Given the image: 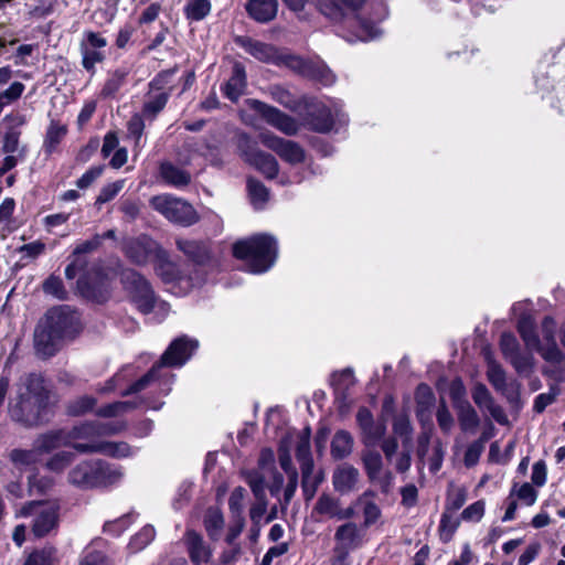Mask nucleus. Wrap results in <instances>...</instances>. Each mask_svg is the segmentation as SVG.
Returning a JSON list of instances; mask_svg holds the SVG:
<instances>
[{
    "label": "nucleus",
    "instance_id": "obj_1",
    "mask_svg": "<svg viewBox=\"0 0 565 565\" xmlns=\"http://www.w3.org/2000/svg\"><path fill=\"white\" fill-rule=\"evenodd\" d=\"M249 109L256 111L266 124L286 136H296L301 126L317 132H328L333 126L330 108L313 97H302V105L297 111L301 121L280 109L262 100L249 98L246 100Z\"/></svg>",
    "mask_w": 565,
    "mask_h": 565
},
{
    "label": "nucleus",
    "instance_id": "obj_2",
    "mask_svg": "<svg viewBox=\"0 0 565 565\" xmlns=\"http://www.w3.org/2000/svg\"><path fill=\"white\" fill-rule=\"evenodd\" d=\"M50 401V391L41 375L35 373L20 377L15 396L9 402V415L12 420L34 427L42 423V415Z\"/></svg>",
    "mask_w": 565,
    "mask_h": 565
},
{
    "label": "nucleus",
    "instance_id": "obj_3",
    "mask_svg": "<svg viewBox=\"0 0 565 565\" xmlns=\"http://www.w3.org/2000/svg\"><path fill=\"white\" fill-rule=\"evenodd\" d=\"M233 255L245 263L249 273L262 274L276 262L277 242L270 235L256 234L234 243Z\"/></svg>",
    "mask_w": 565,
    "mask_h": 565
},
{
    "label": "nucleus",
    "instance_id": "obj_4",
    "mask_svg": "<svg viewBox=\"0 0 565 565\" xmlns=\"http://www.w3.org/2000/svg\"><path fill=\"white\" fill-rule=\"evenodd\" d=\"M556 323L553 318L545 317L542 322V334L546 345H542L534 329V321L530 316H522L518 322L519 333L527 350L537 351L544 360L552 363H559L563 353L555 343Z\"/></svg>",
    "mask_w": 565,
    "mask_h": 565
},
{
    "label": "nucleus",
    "instance_id": "obj_5",
    "mask_svg": "<svg viewBox=\"0 0 565 565\" xmlns=\"http://www.w3.org/2000/svg\"><path fill=\"white\" fill-rule=\"evenodd\" d=\"M387 10L382 0H355V39L367 41L379 38V23Z\"/></svg>",
    "mask_w": 565,
    "mask_h": 565
},
{
    "label": "nucleus",
    "instance_id": "obj_6",
    "mask_svg": "<svg viewBox=\"0 0 565 565\" xmlns=\"http://www.w3.org/2000/svg\"><path fill=\"white\" fill-rule=\"evenodd\" d=\"M149 203L154 211L172 223L190 226L199 220L196 211L190 203L172 194L154 195Z\"/></svg>",
    "mask_w": 565,
    "mask_h": 565
},
{
    "label": "nucleus",
    "instance_id": "obj_7",
    "mask_svg": "<svg viewBox=\"0 0 565 565\" xmlns=\"http://www.w3.org/2000/svg\"><path fill=\"white\" fill-rule=\"evenodd\" d=\"M58 510L60 505L54 501H31L21 509L20 515H32V532L36 537H43L57 527Z\"/></svg>",
    "mask_w": 565,
    "mask_h": 565
},
{
    "label": "nucleus",
    "instance_id": "obj_8",
    "mask_svg": "<svg viewBox=\"0 0 565 565\" xmlns=\"http://www.w3.org/2000/svg\"><path fill=\"white\" fill-rule=\"evenodd\" d=\"M125 289L142 313H149L154 306V295L143 276L134 269H124L120 275Z\"/></svg>",
    "mask_w": 565,
    "mask_h": 565
},
{
    "label": "nucleus",
    "instance_id": "obj_9",
    "mask_svg": "<svg viewBox=\"0 0 565 565\" xmlns=\"http://www.w3.org/2000/svg\"><path fill=\"white\" fill-rule=\"evenodd\" d=\"M121 249L125 256L138 266H143L153 256L160 257L162 254L159 244L146 234L126 237L122 241Z\"/></svg>",
    "mask_w": 565,
    "mask_h": 565
},
{
    "label": "nucleus",
    "instance_id": "obj_10",
    "mask_svg": "<svg viewBox=\"0 0 565 565\" xmlns=\"http://www.w3.org/2000/svg\"><path fill=\"white\" fill-rule=\"evenodd\" d=\"M43 321L63 340L73 338L81 329L77 312L66 306L52 308Z\"/></svg>",
    "mask_w": 565,
    "mask_h": 565
},
{
    "label": "nucleus",
    "instance_id": "obj_11",
    "mask_svg": "<svg viewBox=\"0 0 565 565\" xmlns=\"http://www.w3.org/2000/svg\"><path fill=\"white\" fill-rule=\"evenodd\" d=\"M258 138L263 146L274 151L284 161L290 164H298L305 161V150L298 142L284 139L271 131L260 132Z\"/></svg>",
    "mask_w": 565,
    "mask_h": 565
},
{
    "label": "nucleus",
    "instance_id": "obj_12",
    "mask_svg": "<svg viewBox=\"0 0 565 565\" xmlns=\"http://www.w3.org/2000/svg\"><path fill=\"white\" fill-rule=\"evenodd\" d=\"M199 343L196 340L190 339L185 335L173 340L168 349L162 354L158 364L160 367H179L182 366L196 350Z\"/></svg>",
    "mask_w": 565,
    "mask_h": 565
},
{
    "label": "nucleus",
    "instance_id": "obj_13",
    "mask_svg": "<svg viewBox=\"0 0 565 565\" xmlns=\"http://www.w3.org/2000/svg\"><path fill=\"white\" fill-rule=\"evenodd\" d=\"M77 288L85 298L102 301L107 291V276L100 268L94 267L93 271H86L79 277Z\"/></svg>",
    "mask_w": 565,
    "mask_h": 565
},
{
    "label": "nucleus",
    "instance_id": "obj_14",
    "mask_svg": "<svg viewBox=\"0 0 565 565\" xmlns=\"http://www.w3.org/2000/svg\"><path fill=\"white\" fill-rule=\"evenodd\" d=\"M353 551V523L340 525L334 533L333 558L331 565H350Z\"/></svg>",
    "mask_w": 565,
    "mask_h": 565
},
{
    "label": "nucleus",
    "instance_id": "obj_15",
    "mask_svg": "<svg viewBox=\"0 0 565 565\" xmlns=\"http://www.w3.org/2000/svg\"><path fill=\"white\" fill-rule=\"evenodd\" d=\"M334 388L335 402L342 414H347L351 409L353 403L352 386H353V372L345 369L341 372L334 373L331 380Z\"/></svg>",
    "mask_w": 565,
    "mask_h": 565
},
{
    "label": "nucleus",
    "instance_id": "obj_16",
    "mask_svg": "<svg viewBox=\"0 0 565 565\" xmlns=\"http://www.w3.org/2000/svg\"><path fill=\"white\" fill-rule=\"evenodd\" d=\"M235 43L259 62L275 65L278 61V51L270 44L248 36H237Z\"/></svg>",
    "mask_w": 565,
    "mask_h": 565
},
{
    "label": "nucleus",
    "instance_id": "obj_17",
    "mask_svg": "<svg viewBox=\"0 0 565 565\" xmlns=\"http://www.w3.org/2000/svg\"><path fill=\"white\" fill-rule=\"evenodd\" d=\"M63 341L46 323L41 320L34 331V347L43 358L55 354Z\"/></svg>",
    "mask_w": 565,
    "mask_h": 565
},
{
    "label": "nucleus",
    "instance_id": "obj_18",
    "mask_svg": "<svg viewBox=\"0 0 565 565\" xmlns=\"http://www.w3.org/2000/svg\"><path fill=\"white\" fill-rule=\"evenodd\" d=\"M184 544L189 557L194 565H202L210 562L212 550L201 534L193 530H188L184 534Z\"/></svg>",
    "mask_w": 565,
    "mask_h": 565
},
{
    "label": "nucleus",
    "instance_id": "obj_19",
    "mask_svg": "<svg viewBox=\"0 0 565 565\" xmlns=\"http://www.w3.org/2000/svg\"><path fill=\"white\" fill-rule=\"evenodd\" d=\"M66 436L70 447L79 452L77 446L98 445V436L95 422H84L66 429Z\"/></svg>",
    "mask_w": 565,
    "mask_h": 565
},
{
    "label": "nucleus",
    "instance_id": "obj_20",
    "mask_svg": "<svg viewBox=\"0 0 565 565\" xmlns=\"http://www.w3.org/2000/svg\"><path fill=\"white\" fill-rule=\"evenodd\" d=\"M81 454H103L114 458H126L134 454L125 441H99L98 445L77 446Z\"/></svg>",
    "mask_w": 565,
    "mask_h": 565
},
{
    "label": "nucleus",
    "instance_id": "obj_21",
    "mask_svg": "<svg viewBox=\"0 0 565 565\" xmlns=\"http://www.w3.org/2000/svg\"><path fill=\"white\" fill-rule=\"evenodd\" d=\"M159 175L170 186L182 189L192 181L191 173L171 161H162L159 166Z\"/></svg>",
    "mask_w": 565,
    "mask_h": 565
},
{
    "label": "nucleus",
    "instance_id": "obj_22",
    "mask_svg": "<svg viewBox=\"0 0 565 565\" xmlns=\"http://www.w3.org/2000/svg\"><path fill=\"white\" fill-rule=\"evenodd\" d=\"M98 461H82L68 473V481L77 487H96V471Z\"/></svg>",
    "mask_w": 565,
    "mask_h": 565
},
{
    "label": "nucleus",
    "instance_id": "obj_23",
    "mask_svg": "<svg viewBox=\"0 0 565 565\" xmlns=\"http://www.w3.org/2000/svg\"><path fill=\"white\" fill-rule=\"evenodd\" d=\"M246 11L249 17L259 23L274 20L278 12L277 0H248Z\"/></svg>",
    "mask_w": 565,
    "mask_h": 565
},
{
    "label": "nucleus",
    "instance_id": "obj_24",
    "mask_svg": "<svg viewBox=\"0 0 565 565\" xmlns=\"http://www.w3.org/2000/svg\"><path fill=\"white\" fill-rule=\"evenodd\" d=\"M61 447H70L66 429L50 430L34 440V450L40 454H49Z\"/></svg>",
    "mask_w": 565,
    "mask_h": 565
},
{
    "label": "nucleus",
    "instance_id": "obj_25",
    "mask_svg": "<svg viewBox=\"0 0 565 565\" xmlns=\"http://www.w3.org/2000/svg\"><path fill=\"white\" fill-rule=\"evenodd\" d=\"M315 510L322 515L333 518L337 520L349 519L353 514V507L349 505L345 509L340 507V502L337 499L331 498L328 494H322L318 499Z\"/></svg>",
    "mask_w": 565,
    "mask_h": 565
},
{
    "label": "nucleus",
    "instance_id": "obj_26",
    "mask_svg": "<svg viewBox=\"0 0 565 565\" xmlns=\"http://www.w3.org/2000/svg\"><path fill=\"white\" fill-rule=\"evenodd\" d=\"M319 10L328 19L341 22L353 11V0H320Z\"/></svg>",
    "mask_w": 565,
    "mask_h": 565
},
{
    "label": "nucleus",
    "instance_id": "obj_27",
    "mask_svg": "<svg viewBox=\"0 0 565 565\" xmlns=\"http://www.w3.org/2000/svg\"><path fill=\"white\" fill-rule=\"evenodd\" d=\"M296 458L301 470L315 469L310 447V428L306 427L296 435Z\"/></svg>",
    "mask_w": 565,
    "mask_h": 565
},
{
    "label": "nucleus",
    "instance_id": "obj_28",
    "mask_svg": "<svg viewBox=\"0 0 565 565\" xmlns=\"http://www.w3.org/2000/svg\"><path fill=\"white\" fill-rule=\"evenodd\" d=\"M258 467L273 473V482L269 486L271 495H277L284 484V477L275 468V454L270 448H263L258 458Z\"/></svg>",
    "mask_w": 565,
    "mask_h": 565
},
{
    "label": "nucleus",
    "instance_id": "obj_29",
    "mask_svg": "<svg viewBox=\"0 0 565 565\" xmlns=\"http://www.w3.org/2000/svg\"><path fill=\"white\" fill-rule=\"evenodd\" d=\"M177 247L192 262L204 264L209 258V249L202 242L178 238Z\"/></svg>",
    "mask_w": 565,
    "mask_h": 565
},
{
    "label": "nucleus",
    "instance_id": "obj_30",
    "mask_svg": "<svg viewBox=\"0 0 565 565\" xmlns=\"http://www.w3.org/2000/svg\"><path fill=\"white\" fill-rule=\"evenodd\" d=\"M245 87V70L241 64H235L233 67L232 76L230 77L224 87V93L232 102H236L243 94Z\"/></svg>",
    "mask_w": 565,
    "mask_h": 565
},
{
    "label": "nucleus",
    "instance_id": "obj_31",
    "mask_svg": "<svg viewBox=\"0 0 565 565\" xmlns=\"http://www.w3.org/2000/svg\"><path fill=\"white\" fill-rule=\"evenodd\" d=\"M248 164L253 166L267 179H274L278 175L279 164L274 156L270 153L259 150L254 157H252Z\"/></svg>",
    "mask_w": 565,
    "mask_h": 565
},
{
    "label": "nucleus",
    "instance_id": "obj_32",
    "mask_svg": "<svg viewBox=\"0 0 565 565\" xmlns=\"http://www.w3.org/2000/svg\"><path fill=\"white\" fill-rule=\"evenodd\" d=\"M353 448V440L349 431L339 430L331 441V456L335 460L348 457Z\"/></svg>",
    "mask_w": 565,
    "mask_h": 565
},
{
    "label": "nucleus",
    "instance_id": "obj_33",
    "mask_svg": "<svg viewBox=\"0 0 565 565\" xmlns=\"http://www.w3.org/2000/svg\"><path fill=\"white\" fill-rule=\"evenodd\" d=\"M267 92L275 102L291 111L297 113L302 105V98L296 99L287 88L280 85H271Z\"/></svg>",
    "mask_w": 565,
    "mask_h": 565
},
{
    "label": "nucleus",
    "instance_id": "obj_34",
    "mask_svg": "<svg viewBox=\"0 0 565 565\" xmlns=\"http://www.w3.org/2000/svg\"><path fill=\"white\" fill-rule=\"evenodd\" d=\"M66 132H67V128L65 125H62L57 121H51V124L46 130L44 143H43L44 151L47 154L53 153L56 150L60 142L65 137Z\"/></svg>",
    "mask_w": 565,
    "mask_h": 565
},
{
    "label": "nucleus",
    "instance_id": "obj_35",
    "mask_svg": "<svg viewBox=\"0 0 565 565\" xmlns=\"http://www.w3.org/2000/svg\"><path fill=\"white\" fill-rule=\"evenodd\" d=\"M122 478L120 469L98 461L96 471V487H106L118 482Z\"/></svg>",
    "mask_w": 565,
    "mask_h": 565
},
{
    "label": "nucleus",
    "instance_id": "obj_36",
    "mask_svg": "<svg viewBox=\"0 0 565 565\" xmlns=\"http://www.w3.org/2000/svg\"><path fill=\"white\" fill-rule=\"evenodd\" d=\"M334 489L340 493H349L353 488V468L340 466L333 473Z\"/></svg>",
    "mask_w": 565,
    "mask_h": 565
},
{
    "label": "nucleus",
    "instance_id": "obj_37",
    "mask_svg": "<svg viewBox=\"0 0 565 565\" xmlns=\"http://www.w3.org/2000/svg\"><path fill=\"white\" fill-rule=\"evenodd\" d=\"M169 99V93H158L150 95L142 107V116L148 119H154L156 116L166 107Z\"/></svg>",
    "mask_w": 565,
    "mask_h": 565
},
{
    "label": "nucleus",
    "instance_id": "obj_38",
    "mask_svg": "<svg viewBox=\"0 0 565 565\" xmlns=\"http://www.w3.org/2000/svg\"><path fill=\"white\" fill-rule=\"evenodd\" d=\"M1 150L6 154H18V157L24 158L26 148L20 145V131L9 129L3 136Z\"/></svg>",
    "mask_w": 565,
    "mask_h": 565
},
{
    "label": "nucleus",
    "instance_id": "obj_39",
    "mask_svg": "<svg viewBox=\"0 0 565 565\" xmlns=\"http://www.w3.org/2000/svg\"><path fill=\"white\" fill-rule=\"evenodd\" d=\"M372 416L370 412L365 408H361L358 414V420L363 428V430L367 434L370 440L380 439L385 433V425L383 423H379L375 426H370Z\"/></svg>",
    "mask_w": 565,
    "mask_h": 565
},
{
    "label": "nucleus",
    "instance_id": "obj_40",
    "mask_svg": "<svg viewBox=\"0 0 565 565\" xmlns=\"http://www.w3.org/2000/svg\"><path fill=\"white\" fill-rule=\"evenodd\" d=\"M278 459L281 469L286 472L287 478L298 477V471L292 465L290 456V440L288 437L281 439L278 448Z\"/></svg>",
    "mask_w": 565,
    "mask_h": 565
},
{
    "label": "nucleus",
    "instance_id": "obj_41",
    "mask_svg": "<svg viewBox=\"0 0 565 565\" xmlns=\"http://www.w3.org/2000/svg\"><path fill=\"white\" fill-rule=\"evenodd\" d=\"M510 498L520 500L523 504L530 507L536 502L537 491L527 482L523 484L514 483L510 491Z\"/></svg>",
    "mask_w": 565,
    "mask_h": 565
},
{
    "label": "nucleus",
    "instance_id": "obj_42",
    "mask_svg": "<svg viewBox=\"0 0 565 565\" xmlns=\"http://www.w3.org/2000/svg\"><path fill=\"white\" fill-rule=\"evenodd\" d=\"M488 367L487 376L489 382L493 385L497 391L503 392L507 386L505 372L494 360L490 356L487 358Z\"/></svg>",
    "mask_w": 565,
    "mask_h": 565
},
{
    "label": "nucleus",
    "instance_id": "obj_43",
    "mask_svg": "<svg viewBox=\"0 0 565 565\" xmlns=\"http://www.w3.org/2000/svg\"><path fill=\"white\" fill-rule=\"evenodd\" d=\"M508 361L521 376H529L534 370V358L531 353L520 351Z\"/></svg>",
    "mask_w": 565,
    "mask_h": 565
},
{
    "label": "nucleus",
    "instance_id": "obj_44",
    "mask_svg": "<svg viewBox=\"0 0 565 565\" xmlns=\"http://www.w3.org/2000/svg\"><path fill=\"white\" fill-rule=\"evenodd\" d=\"M301 487L305 499L311 500L315 497L319 484L322 482V477L319 473L313 475V469L301 470Z\"/></svg>",
    "mask_w": 565,
    "mask_h": 565
},
{
    "label": "nucleus",
    "instance_id": "obj_45",
    "mask_svg": "<svg viewBox=\"0 0 565 565\" xmlns=\"http://www.w3.org/2000/svg\"><path fill=\"white\" fill-rule=\"evenodd\" d=\"M74 460V454L72 451H58L54 454L52 457H50L46 462L45 467L52 472H62L65 468H67L72 461Z\"/></svg>",
    "mask_w": 565,
    "mask_h": 565
},
{
    "label": "nucleus",
    "instance_id": "obj_46",
    "mask_svg": "<svg viewBox=\"0 0 565 565\" xmlns=\"http://www.w3.org/2000/svg\"><path fill=\"white\" fill-rule=\"evenodd\" d=\"M96 405V399L92 396H81L67 404V414L71 416H82L90 412Z\"/></svg>",
    "mask_w": 565,
    "mask_h": 565
},
{
    "label": "nucleus",
    "instance_id": "obj_47",
    "mask_svg": "<svg viewBox=\"0 0 565 565\" xmlns=\"http://www.w3.org/2000/svg\"><path fill=\"white\" fill-rule=\"evenodd\" d=\"M82 54L83 67L94 74L95 65L102 63L105 60V53L100 50L88 49L86 46H79Z\"/></svg>",
    "mask_w": 565,
    "mask_h": 565
},
{
    "label": "nucleus",
    "instance_id": "obj_48",
    "mask_svg": "<svg viewBox=\"0 0 565 565\" xmlns=\"http://www.w3.org/2000/svg\"><path fill=\"white\" fill-rule=\"evenodd\" d=\"M210 0H193L184 9L186 18L193 21H200L204 19L210 13Z\"/></svg>",
    "mask_w": 565,
    "mask_h": 565
},
{
    "label": "nucleus",
    "instance_id": "obj_49",
    "mask_svg": "<svg viewBox=\"0 0 565 565\" xmlns=\"http://www.w3.org/2000/svg\"><path fill=\"white\" fill-rule=\"evenodd\" d=\"M135 407L136 405L130 402H115L99 407L96 415L104 418L118 417Z\"/></svg>",
    "mask_w": 565,
    "mask_h": 565
},
{
    "label": "nucleus",
    "instance_id": "obj_50",
    "mask_svg": "<svg viewBox=\"0 0 565 565\" xmlns=\"http://www.w3.org/2000/svg\"><path fill=\"white\" fill-rule=\"evenodd\" d=\"M127 75V71L116 70L106 81L102 94L106 97L114 96L125 84Z\"/></svg>",
    "mask_w": 565,
    "mask_h": 565
},
{
    "label": "nucleus",
    "instance_id": "obj_51",
    "mask_svg": "<svg viewBox=\"0 0 565 565\" xmlns=\"http://www.w3.org/2000/svg\"><path fill=\"white\" fill-rule=\"evenodd\" d=\"M247 188L250 195L252 203L256 207H262L263 204L268 199V190L267 188L259 182L258 180H255L253 178H249L247 181Z\"/></svg>",
    "mask_w": 565,
    "mask_h": 565
},
{
    "label": "nucleus",
    "instance_id": "obj_52",
    "mask_svg": "<svg viewBox=\"0 0 565 565\" xmlns=\"http://www.w3.org/2000/svg\"><path fill=\"white\" fill-rule=\"evenodd\" d=\"M128 137L134 139L135 148H141V137L145 130L142 115L135 114L127 122Z\"/></svg>",
    "mask_w": 565,
    "mask_h": 565
},
{
    "label": "nucleus",
    "instance_id": "obj_53",
    "mask_svg": "<svg viewBox=\"0 0 565 565\" xmlns=\"http://www.w3.org/2000/svg\"><path fill=\"white\" fill-rule=\"evenodd\" d=\"M156 532L151 525L143 526L130 541L129 546L132 552L143 550L153 539Z\"/></svg>",
    "mask_w": 565,
    "mask_h": 565
},
{
    "label": "nucleus",
    "instance_id": "obj_54",
    "mask_svg": "<svg viewBox=\"0 0 565 565\" xmlns=\"http://www.w3.org/2000/svg\"><path fill=\"white\" fill-rule=\"evenodd\" d=\"M459 423L462 430H475L479 425L476 411L469 405H462L459 411Z\"/></svg>",
    "mask_w": 565,
    "mask_h": 565
},
{
    "label": "nucleus",
    "instance_id": "obj_55",
    "mask_svg": "<svg viewBox=\"0 0 565 565\" xmlns=\"http://www.w3.org/2000/svg\"><path fill=\"white\" fill-rule=\"evenodd\" d=\"M237 148L243 157V159L248 163L260 149L257 148L256 143L252 140V138L242 132L237 136Z\"/></svg>",
    "mask_w": 565,
    "mask_h": 565
},
{
    "label": "nucleus",
    "instance_id": "obj_56",
    "mask_svg": "<svg viewBox=\"0 0 565 565\" xmlns=\"http://www.w3.org/2000/svg\"><path fill=\"white\" fill-rule=\"evenodd\" d=\"M393 430L396 436L402 438L404 446H409L412 441V426L407 416L401 415L395 418Z\"/></svg>",
    "mask_w": 565,
    "mask_h": 565
},
{
    "label": "nucleus",
    "instance_id": "obj_57",
    "mask_svg": "<svg viewBox=\"0 0 565 565\" xmlns=\"http://www.w3.org/2000/svg\"><path fill=\"white\" fill-rule=\"evenodd\" d=\"M275 65H284V66H287L289 67L290 70L295 71V72H300L302 74H306L308 73V70H309V66L310 64L303 62L301 58H299V56L297 55H291V54H279L278 53V61L276 62Z\"/></svg>",
    "mask_w": 565,
    "mask_h": 565
},
{
    "label": "nucleus",
    "instance_id": "obj_58",
    "mask_svg": "<svg viewBox=\"0 0 565 565\" xmlns=\"http://www.w3.org/2000/svg\"><path fill=\"white\" fill-rule=\"evenodd\" d=\"M163 254L164 253L162 252L161 256L159 257L160 264L157 268L158 275L162 278V280L164 282H171L177 279H180L181 276H180V273H179L177 266L173 263H171L170 260L166 259L163 257Z\"/></svg>",
    "mask_w": 565,
    "mask_h": 565
},
{
    "label": "nucleus",
    "instance_id": "obj_59",
    "mask_svg": "<svg viewBox=\"0 0 565 565\" xmlns=\"http://www.w3.org/2000/svg\"><path fill=\"white\" fill-rule=\"evenodd\" d=\"M125 181L117 180L113 183L104 185L98 196L96 198L95 204L103 205L109 201H111L124 188Z\"/></svg>",
    "mask_w": 565,
    "mask_h": 565
},
{
    "label": "nucleus",
    "instance_id": "obj_60",
    "mask_svg": "<svg viewBox=\"0 0 565 565\" xmlns=\"http://www.w3.org/2000/svg\"><path fill=\"white\" fill-rule=\"evenodd\" d=\"M96 425L97 436L98 438L104 436H113L117 435L121 431H124L127 427V424L125 420H115L109 423H102L94 420Z\"/></svg>",
    "mask_w": 565,
    "mask_h": 565
},
{
    "label": "nucleus",
    "instance_id": "obj_61",
    "mask_svg": "<svg viewBox=\"0 0 565 565\" xmlns=\"http://www.w3.org/2000/svg\"><path fill=\"white\" fill-rule=\"evenodd\" d=\"M204 524L210 536L216 535L224 525L223 514L218 510H209Z\"/></svg>",
    "mask_w": 565,
    "mask_h": 565
},
{
    "label": "nucleus",
    "instance_id": "obj_62",
    "mask_svg": "<svg viewBox=\"0 0 565 565\" xmlns=\"http://www.w3.org/2000/svg\"><path fill=\"white\" fill-rule=\"evenodd\" d=\"M500 349L507 361L511 359V355L520 352L519 342L512 333H503L501 335Z\"/></svg>",
    "mask_w": 565,
    "mask_h": 565
},
{
    "label": "nucleus",
    "instance_id": "obj_63",
    "mask_svg": "<svg viewBox=\"0 0 565 565\" xmlns=\"http://www.w3.org/2000/svg\"><path fill=\"white\" fill-rule=\"evenodd\" d=\"M43 290L45 294L54 296L57 299L66 298V290L58 277L50 276L43 284Z\"/></svg>",
    "mask_w": 565,
    "mask_h": 565
},
{
    "label": "nucleus",
    "instance_id": "obj_64",
    "mask_svg": "<svg viewBox=\"0 0 565 565\" xmlns=\"http://www.w3.org/2000/svg\"><path fill=\"white\" fill-rule=\"evenodd\" d=\"M54 556L53 548H45L32 553L24 565H52Z\"/></svg>",
    "mask_w": 565,
    "mask_h": 565
}]
</instances>
